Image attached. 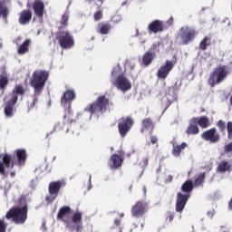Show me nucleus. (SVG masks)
I'll return each mask as SVG.
<instances>
[{
    "mask_svg": "<svg viewBox=\"0 0 232 232\" xmlns=\"http://www.w3.org/2000/svg\"><path fill=\"white\" fill-rule=\"evenodd\" d=\"M17 161H14V159L10 154L1 155L2 160H0V173L5 175V169H14L16 166L18 169H21L26 162V150H19L16 151Z\"/></svg>",
    "mask_w": 232,
    "mask_h": 232,
    "instance_id": "1",
    "label": "nucleus"
},
{
    "mask_svg": "<svg viewBox=\"0 0 232 232\" xmlns=\"http://www.w3.org/2000/svg\"><path fill=\"white\" fill-rule=\"evenodd\" d=\"M111 82L115 88L121 90L123 93L131 90V82L124 76V71L121 69V65L119 64L112 68Z\"/></svg>",
    "mask_w": 232,
    "mask_h": 232,
    "instance_id": "2",
    "label": "nucleus"
},
{
    "mask_svg": "<svg viewBox=\"0 0 232 232\" xmlns=\"http://www.w3.org/2000/svg\"><path fill=\"white\" fill-rule=\"evenodd\" d=\"M48 81V72L37 70L34 71L30 79V86L34 90V97H39L44 90V84Z\"/></svg>",
    "mask_w": 232,
    "mask_h": 232,
    "instance_id": "3",
    "label": "nucleus"
},
{
    "mask_svg": "<svg viewBox=\"0 0 232 232\" xmlns=\"http://www.w3.org/2000/svg\"><path fill=\"white\" fill-rule=\"evenodd\" d=\"M181 191L186 194H182L180 192L177 193L176 199V211L177 213H182L184 211V208H186V204H188V200H189V193L193 191V181L187 180L181 186Z\"/></svg>",
    "mask_w": 232,
    "mask_h": 232,
    "instance_id": "4",
    "label": "nucleus"
},
{
    "mask_svg": "<svg viewBox=\"0 0 232 232\" xmlns=\"http://www.w3.org/2000/svg\"><path fill=\"white\" fill-rule=\"evenodd\" d=\"M19 95H24V88L23 85H16L11 94V98L5 102L4 113L5 117L12 118L15 113V104L19 100Z\"/></svg>",
    "mask_w": 232,
    "mask_h": 232,
    "instance_id": "5",
    "label": "nucleus"
},
{
    "mask_svg": "<svg viewBox=\"0 0 232 232\" xmlns=\"http://www.w3.org/2000/svg\"><path fill=\"white\" fill-rule=\"evenodd\" d=\"M5 218L10 220L12 218L14 224L23 225L28 218V206L13 207L5 215Z\"/></svg>",
    "mask_w": 232,
    "mask_h": 232,
    "instance_id": "6",
    "label": "nucleus"
},
{
    "mask_svg": "<svg viewBox=\"0 0 232 232\" xmlns=\"http://www.w3.org/2000/svg\"><path fill=\"white\" fill-rule=\"evenodd\" d=\"M108 104V98L106 96H100L96 102L92 104H89L83 111V113H90V119L92 115H102L106 111V106Z\"/></svg>",
    "mask_w": 232,
    "mask_h": 232,
    "instance_id": "7",
    "label": "nucleus"
},
{
    "mask_svg": "<svg viewBox=\"0 0 232 232\" xmlns=\"http://www.w3.org/2000/svg\"><path fill=\"white\" fill-rule=\"evenodd\" d=\"M227 77V69H226L225 65L218 66L214 69L213 72L210 74L208 78V83L210 86H216V84H220V82H224L226 78Z\"/></svg>",
    "mask_w": 232,
    "mask_h": 232,
    "instance_id": "8",
    "label": "nucleus"
},
{
    "mask_svg": "<svg viewBox=\"0 0 232 232\" xmlns=\"http://www.w3.org/2000/svg\"><path fill=\"white\" fill-rule=\"evenodd\" d=\"M75 99V91L73 90H68L66 91L61 99V104L64 108L65 111H67V114L65 113L63 115V119L66 121V119H72V102Z\"/></svg>",
    "mask_w": 232,
    "mask_h": 232,
    "instance_id": "9",
    "label": "nucleus"
},
{
    "mask_svg": "<svg viewBox=\"0 0 232 232\" xmlns=\"http://www.w3.org/2000/svg\"><path fill=\"white\" fill-rule=\"evenodd\" d=\"M197 35V31L195 28L184 25L179 28L178 32V39L180 41L181 44H189L195 36Z\"/></svg>",
    "mask_w": 232,
    "mask_h": 232,
    "instance_id": "10",
    "label": "nucleus"
},
{
    "mask_svg": "<svg viewBox=\"0 0 232 232\" xmlns=\"http://www.w3.org/2000/svg\"><path fill=\"white\" fill-rule=\"evenodd\" d=\"M63 186H66V182L64 181H53L49 184V195L46 196L45 200L47 204H52L57 197H59V191Z\"/></svg>",
    "mask_w": 232,
    "mask_h": 232,
    "instance_id": "11",
    "label": "nucleus"
},
{
    "mask_svg": "<svg viewBox=\"0 0 232 232\" xmlns=\"http://www.w3.org/2000/svg\"><path fill=\"white\" fill-rule=\"evenodd\" d=\"M67 227L71 231L76 229L77 232L82 229V213L80 211H76L71 218V221L67 222Z\"/></svg>",
    "mask_w": 232,
    "mask_h": 232,
    "instance_id": "12",
    "label": "nucleus"
},
{
    "mask_svg": "<svg viewBox=\"0 0 232 232\" xmlns=\"http://www.w3.org/2000/svg\"><path fill=\"white\" fill-rule=\"evenodd\" d=\"M131 126H133V119L127 117L122 119L118 123V130L121 137L124 138L128 135L130 130H131Z\"/></svg>",
    "mask_w": 232,
    "mask_h": 232,
    "instance_id": "13",
    "label": "nucleus"
},
{
    "mask_svg": "<svg viewBox=\"0 0 232 232\" xmlns=\"http://www.w3.org/2000/svg\"><path fill=\"white\" fill-rule=\"evenodd\" d=\"M59 44L62 48L68 50V48H72L73 46V37L68 32H63L58 36Z\"/></svg>",
    "mask_w": 232,
    "mask_h": 232,
    "instance_id": "14",
    "label": "nucleus"
},
{
    "mask_svg": "<svg viewBox=\"0 0 232 232\" xmlns=\"http://www.w3.org/2000/svg\"><path fill=\"white\" fill-rule=\"evenodd\" d=\"M201 138L204 140L210 142L211 144H217V142H220V134L217 132V129L213 128L208 130H206Z\"/></svg>",
    "mask_w": 232,
    "mask_h": 232,
    "instance_id": "15",
    "label": "nucleus"
},
{
    "mask_svg": "<svg viewBox=\"0 0 232 232\" xmlns=\"http://www.w3.org/2000/svg\"><path fill=\"white\" fill-rule=\"evenodd\" d=\"M172 70H173V62L167 60L165 64L158 70V73H157L158 79H161V81L166 80L169 75V72H171Z\"/></svg>",
    "mask_w": 232,
    "mask_h": 232,
    "instance_id": "16",
    "label": "nucleus"
},
{
    "mask_svg": "<svg viewBox=\"0 0 232 232\" xmlns=\"http://www.w3.org/2000/svg\"><path fill=\"white\" fill-rule=\"evenodd\" d=\"M147 204L143 201H138L136 205H134L131 208V215L132 217H136V218H139V217H142L144 213H146V208Z\"/></svg>",
    "mask_w": 232,
    "mask_h": 232,
    "instance_id": "17",
    "label": "nucleus"
},
{
    "mask_svg": "<svg viewBox=\"0 0 232 232\" xmlns=\"http://www.w3.org/2000/svg\"><path fill=\"white\" fill-rule=\"evenodd\" d=\"M149 34H160L164 32V22L160 20H154L148 25Z\"/></svg>",
    "mask_w": 232,
    "mask_h": 232,
    "instance_id": "18",
    "label": "nucleus"
},
{
    "mask_svg": "<svg viewBox=\"0 0 232 232\" xmlns=\"http://www.w3.org/2000/svg\"><path fill=\"white\" fill-rule=\"evenodd\" d=\"M122 162H124V158H122V154H113L111 156L109 161V167L111 169H118L122 166Z\"/></svg>",
    "mask_w": 232,
    "mask_h": 232,
    "instance_id": "19",
    "label": "nucleus"
},
{
    "mask_svg": "<svg viewBox=\"0 0 232 232\" xmlns=\"http://www.w3.org/2000/svg\"><path fill=\"white\" fill-rule=\"evenodd\" d=\"M30 21H32V12L30 10L22 11L18 19L19 24H28Z\"/></svg>",
    "mask_w": 232,
    "mask_h": 232,
    "instance_id": "20",
    "label": "nucleus"
},
{
    "mask_svg": "<svg viewBox=\"0 0 232 232\" xmlns=\"http://www.w3.org/2000/svg\"><path fill=\"white\" fill-rule=\"evenodd\" d=\"M33 8L37 17L41 18L44 15V3L41 2V0L34 1Z\"/></svg>",
    "mask_w": 232,
    "mask_h": 232,
    "instance_id": "21",
    "label": "nucleus"
},
{
    "mask_svg": "<svg viewBox=\"0 0 232 232\" xmlns=\"http://www.w3.org/2000/svg\"><path fill=\"white\" fill-rule=\"evenodd\" d=\"M188 148V143L182 142L180 145H175V143H172V155L176 159H179L180 157V153L184 151Z\"/></svg>",
    "mask_w": 232,
    "mask_h": 232,
    "instance_id": "22",
    "label": "nucleus"
},
{
    "mask_svg": "<svg viewBox=\"0 0 232 232\" xmlns=\"http://www.w3.org/2000/svg\"><path fill=\"white\" fill-rule=\"evenodd\" d=\"M192 122H195L200 128L206 129L209 126V118L206 116L192 118Z\"/></svg>",
    "mask_w": 232,
    "mask_h": 232,
    "instance_id": "23",
    "label": "nucleus"
},
{
    "mask_svg": "<svg viewBox=\"0 0 232 232\" xmlns=\"http://www.w3.org/2000/svg\"><path fill=\"white\" fill-rule=\"evenodd\" d=\"M31 43L32 41L27 39L18 46L17 52L19 55H24V53H28Z\"/></svg>",
    "mask_w": 232,
    "mask_h": 232,
    "instance_id": "24",
    "label": "nucleus"
},
{
    "mask_svg": "<svg viewBox=\"0 0 232 232\" xmlns=\"http://www.w3.org/2000/svg\"><path fill=\"white\" fill-rule=\"evenodd\" d=\"M200 131L198 129V126L196 122L192 121V119L189 121V126L187 129V134L188 135H198V133Z\"/></svg>",
    "mask_w": 232,
    "mask_h": 232,
    "instance_id": "25",
    "label": "nucleus"
},
{
    "mask_svg": "<svg viewBox=\"0 0 232 232\" xmlns=\"http://www.w3.org/2000/svg\"><path fill=\"white\" fill-rule=\"evenodd\" d=\"M110 30H111V25L110 24L100 23L98 24V32L102 35H108Z\"/></svg>",
    "mask_w": 232,
    "mask_h": 232,
    "instance_id": "26",
    "label": "nucleus"
},
{
    "mask_svg": "<svg viewBox=\"0 0 232 232\" xmlns=\"http://www.w3.org/2000/svg\"><path fill=\"white\" fill-rule=\"evenodd\" d=\"M231 169V163L228 161L223 160L221 161L217 168L218 173H226V171H229Z\"/></svg>",
    "mask_w": 232,
    "mask_h": 232,
    "instance_id": "27",
    "label": "nucleus"
},
{
    "mask_svg": "<svg viewBox=\"0 0 232 232\" xmlns=\"http://www.w3.org/2000/svg\"><path fill=\"white\" fill-rule=\"evenodd\" d=\"M153 59H155V54L151 53H145V54L142 57V63L144 66H150L151 63H153Z\"/></svg>",
    "mask_w": 232,
    "mask_h": 232,
    "instance_id": "28",
    "label": "nucleus"
},
{
    "mask_svg": "<svg viewBox=\"0 0 232 232\" xmlns=\"http://www.w3.org/2000/svg\"><path fill=\"white\" fill-rule=\"evenodd\" d=\"M70 211H72V208L68 206L61 208L58 212L57 218L59 220H63V218H64V217H66Z\"/></svg>",
    "mask_w": 232,
    "mask_h": 232,
    "instance_id": "29",
    "label": "nucleus"
},
{
    "mask_svg": "<svg viewBox=\"0 0 232 232\" xmlns=\"http://www.w3.org/2000/svg\"><path fill=\"white\" fill-rule=\"evenodd\" d=\"M206 179V172L200 173L194 181L195 188H198V186H202L204 184V180Z\"/></svg>",
    "mask_w": 232,
    "mask_h": 232,
    "instance_id": "30",
    "label": "nucleus"
},
{
    "mask_svg": "<svg viewBox=\"0 0 232 232\" xmlns=\"http://www.w3.org/2000/svg\"><path fill=\"white\" fill-rule=\"evenodd\" d=\"M152 128H153V122H151V119L147 118L142 121L141 131H144V130H151Z\"/></svg>",
    "mask_w": 232,
    "mask_h": 232,
    "instance_id": "31",
    "label": "nucleus"
},
{
    "mask_svg": "<svg viewBox=\"0 0 232 232\" xmlns=\"http://www.w3.org/2000/svg\"><path fill=\"white\" fill-rule=\"evenodd\" d=\"M8 7L3 4H0V16L6 21V19H8Z\"/></svg>",
    "mask_w": 232,
    "mask_h": 232,
    "instance_id": "32",
    "label": "nucleus"
},
{
    "mask_svg": "<svg viewBox=\"0 0 232 232\" xmlns=\"http://www.w3.org/2000/svg\"><path fill=\"white\" fill-rule=\"evenodd\" d=\"M70 19V12L66 11L61 19V24L62 26H68V21Z\"/></svg>",
    "mask_w": 232,
    "mask_h": 232,
    "instance_id": "33",
    "label": "nucleus"
},
{
    "mask_svg": "<svg viewBox=\"0 0 232 232\" xmlns=\"http://www.w3.org/2000/svg\"><path fill=\"white\" fill-rule=\"evenodd\" d=\"M208 46H209V37L206 36L199 44L200 50H207Z\"/></svg>",
    "mask_w": 232,
    "mask_h": 232,
    "instance_id": "34",
    "label": "nucleus"
},
{
    "mask_svg": "<svg viewBox=\"0 0 232 232\" xmlns=\"http://www.w3.org/2000/svg\"><path fill=\"white\" fill-rule=\"evenodd\" d=\"M159 44H153L148 52L153 53L155 57L159 52Z\"/></svg>",
    "mask_w": 232,
    "mask_h": 232,
    "instance_id": "35",
    "label": "nucleus"
},
{
    "mask_svg": "<svg viewBox=\"0 0 232 232\" xmlns=\"http://www.w3.org/2000/svg\"><path fill=\"white\" fill-rule=\"evenodd\" d=\"M37 184H39V178H34L31 180L29 186L31 189H35V188H37Z\"/></svg>",
    "mask_w": 232,
    "mask_h": 232,
    "instance_id": "36",
    "label": "nucleus"
},
{
    "mask_svg": "<svg viewBox=\"0 0 232 232\" xmlns=\"http://www.w3.org/2000/svg\"><path fill=\"white\" fill-rule=\"evenodd\" d=\"M7 84H8V78L2 77L0 79V88H2V90H3L4 88L6 87Z\"/></svg>",
    "mask_w": 232,
    "mask_h": 232,
    "instance_id": "37",
    "label": "nucleus"
},
{
    "mask_svg": "<svg viewBox=\"0 0 232 232\" xmlns=\"http://www.w3.org/2000/svg\"><path fill=\"white\" fill-rule=\"evenodd\" d=\"M227 137L229 140H232V121L227 122Z\"/></svg>",
    "mask_w": 232,
    "mask_h": 232,
    "instance_id": "38",
    "label": "nucleus"
},
{
    "mask_svg": "<svg viewBox=\"0 0 232 232\" xmlns=\"http://www.w3.org/2000/svg\"><path fill=\"white\" fill-rule=\"evenodd\" d=\"M66 123H64L63 121H60L58 123L55 124L54 126V130H64V126H65Z\"/></svg>",
    "mask_w": 232,
    "mask_h": 232,
    "instance_id": "39",
    "label": "nucleus"
},
{
    "mask_svg": "<svg viewBox=\"0 0 232 232\" xmlns=\"http://www.w3.org/2000/svg\"><path fill=\"white\" fill-rule=\"evenodd\" d=\"M217 126L219 128L220 131H224L226 130V123L222 120L218 121Z\"/></svg>",
    "mask_w": 232,
    "mask_h": 232,
    "instance_id": "40",
    "label": "nucleus"
},
{
    "mask_svg": "<svg viewBox=\"0 0 232 232\" xmlns=\"http://www.w3.org/2000/svg\"><path fill=\"white\" fill-rule=\"evenodd\" d=\"M148 162H149L148 157L143 158V159L140 161V166L141 168H146V166H148Z\"/></svg>",
    "mask_w": 232,
    "mask_h": 232,
    "instance_id": "41",
    "label": "nucleus"
},
{
    "mask_svg": "<svg viewBox=\"0 0 232 232\" xmlns=\"http://www.w3.org/2000/svg\"><path fill=\"white\" fill-rule=\"evenodd\" d=\"M0 232H6V224L2 219H0Z\"/></svg>",
    "mask_w": 232,
    "mask_h": 232,
    "instance_id": "42",
    "label": "nucleus"
},
{
    "mask_svg": "<svg viewBox=\"0 0 232 232\" xmlns=\"http://www.w3.org/2000/svg\"><path fill=\"white\" fill-rule=\"evenodd\" d=\"M94 19L95 21H100V19H102V12L98 11L94 14Z\"/></svg>",
    "mask_w": 232,
    "mask_h": 232,
    "instance_id": "43",
    "label": "nucleus"
},
{
    "mask_svg": "<svg viewBox=\"0 0 232 232\" xmlns=\"http://www.w3.org/2000/svg\"><path fill=\"white\" fill-rule=\"evenodd\" d=\"M229 151H232V142L228 143V144L225 147V152H226V153H229Z\"/></svg>",
    "mask_w": 232,
    "mask_h": 232,
    "instance_id": "44",
    "label": "nucleus"
},
{
    "mask_svg": "<svg viewBox=\"0 0 232 232\" xmlns=\"http://www.w3.org/2000/svg\"><path fill=\"white\" fill-rule=\"evenodd\" d=\"M157 140H159V139L156 136L150 137L151 144H157Z\"/></svg>",
    "mask_w": 232,
    "mask_h": 232,
    "instance_id": "45",
    "label": "nucleus"
},
{
    "mask_svg": "<svg viewBox=\"0 0 232 232\" xmlns=\"http://www.w3.org/2000/svg\"><path fill=\"white\" fill-rule=\"evenodd\" d=\"M88 191H90V189H92V175H90L89 177V181H88Z\"/></svg>",
    "mask_w": 232,
    "mask_h": 232,
    "instance_id": "46",
    "label": "nucleus"
},
{
    "mask_svg": "<svg viewBox=\"0 0 232 232\" xmlns=\"http://www.w3.org/2000/svg\"><path fill=\"white\" fill-rule=\"evenodd\" d=\"M215 216V211H209L208 212V217H209L210 218H213V217Z\"/></svg>",
    "mask_w": 232,
    "mask_h": 232,
    "instance_id": "47",
    "label": "nucleus"
},
{
    "mask_svg": "<svg viewBox=\"0 0 232 232\" xmlns=\"http://www.w3.org/2000/svg\"><path fill=\"white\" fill-rule=\"evenodd\" d=\"M114 224H115L116 226H121V220L115 219V220H114Z\"/></svg>",
    "mask_w": 232,
    "mask_h": 232,
    "instance_id": "48",
    "label": "nucleus"
},
{
    "mask_svg": "<svg viewBox=\"0 0 232 232\" xmlns=\"http://www.w3.org/2000/svg\"><path fill=\"white\" fill-rule=\"evenodd\" d=\"M169 222H171V220H173V215L170 214V215L169 216Z\"/></svg>",
    "mask_w": 232,
    "mask_h": 232,
    "instance_id": "49",
    "label": "nucleus"
},
{
    "mask_svg": "<svg viewBox=\"0 0 232 232\" xmlns=\"http://www.w3.org/2000/svg\"><path fill=\"white\" fill-rule=\"evenodd\" d=\"M228 208H229V209H232V198H231V200L229 202Z\"/></svg>",
    "mask_w": 232,
    "mask_h": 232,
    "instance_id": "50",
    "label": "nucleus"
},
{
    "mask_svg": "<svg viewBox=\"0 0 232 232\" xmlns=\"http://www.w3.org/2000/svg\"><path fill=\"white\" fill-rule=\"evenodd\" d=\"M97 1H98V3H99L98 5L101 6V5H102V3H103L104 0H97Z\"/></svg>",
    "mask_w": 232,
    "mask_h": 232,
    "instance_id": "51",
    "label": "nucleus"
},
{
    "mask_svg": "<svg viewBox=\"0 0 232 232\" xmlns=\"http://www.w3.org/2000/svg\"><path fill=\"white\" fill-rule=\"evenodd\" d=\"M11 177H15V171L11 172Z\"/></svg>",
    "mask_w": 232,
    "mask_h": 232,
    "instance_id": "52",
    "label": "nucleus"
},
{
    "mask_svg": "<svg viewBox=\"0 0 232 232\" xmlns=\"http://www.w3.org/2000/svg\"><path fill=\"white\" fill-rule=\"evenodd\" d=\"M144 195H146V187H143Z\"/></svg>",
    "mask_w": 232,
    "mask_h": 232,
    "instance_id": "53",
    "label": "nucleus"
},
{
    "mask_svg": "<svg viewBox=\"0 0 232 232\" xmlns=\"http://www.w3.org/2000/svg\"><path fill=\"white\" fill-rule=\"evenodd\" d=\"M0 48H3V44L0 43Z\"/></svg>",
    "mask_w": 232,
    "mask_h": 232,
    "instance_id": "54",
    "label": "nucleus"
},
{
    "mask_svg": "<svg viewBox=\"0 0 232 232\" xmlns=\"http://www.w3.org/2000/svg\"><path fill=\"white\" fill-rule=\"evenodd\" d=\"M121 217H124V213H121Z\"/></svg>",
    "mask_w": 232,
    "mask_h": 232,
    "instance_id": "55",
    "label": "nucleus"
},
{
    "mask_svg": "<svg viewBox=\"0 0 232 232\" xmlns=\"http://www.w3.org/2000/svg\"><path fill=\"white\" fill-rule=\"evenodd\" d=\"M71 122H73V120H71Z\"/></svg>",
    "mask_w": 232,
    "mask_h": 232,
    "instance_id": "56",
    "label": "nucleus"
}]
</instances>
